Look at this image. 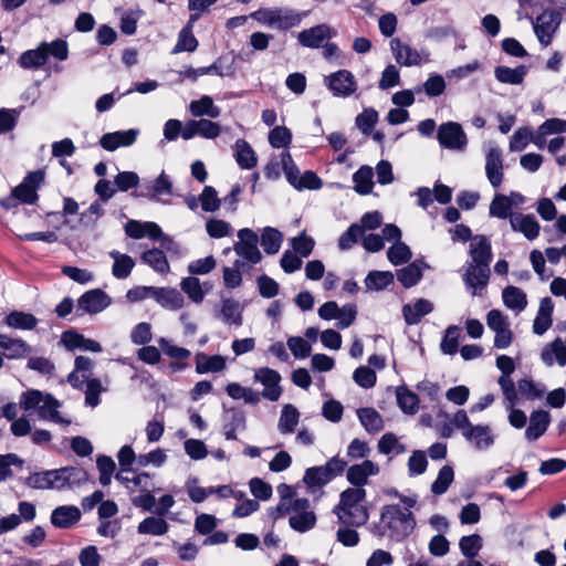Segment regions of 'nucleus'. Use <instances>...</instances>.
<instances>
[{"label":"nucleus","instance_id":"f257e3e1","mask_svg":"<svg viewBox=\"0 0 566 566\" xmlns=\"http://www.w3.org/2000/svg\"><path fill=\"white\" fill-rule=\"evenodd\" d=\"M416 527V518L411 511L402 510L398 504L382 506L380 525L376 526L377 534L388 535L396 542L406 539Z\"/></svg>","mask_w":566,"mask_h":566},{"label":"nucleus","instance_id":"f03ea898","mask_svg":"<svg viewBox=\"0 0 566 566\" xmlns=\"http://www.w3.org/2000/svg\"><path fill=\"white\" fill-rule=\"evenodd\" d=\"M249 17L261 24L285 31L297 27L302 22L304 13L289 8H263L252 12Z\"/></svg>","mask_w":566,"mask_h":566},{"label":"nucleus","instance_id":"7ed1b4c3","mask_svg":"<svg viewBox=\"0 0 566 566\" xmlns=\"http://www.w3.org/2000/svg\"><path fill=\"white\" fill-rule=\"evenodd\" d=\"M486 324L495 334L494 346L497 349H506L513 340L507 317L499 310H491L486 315Z\"/></svg>","mask_w":566,"mask_h":566},{"label":"nucleus","instance_id":"20e7f679","mask_svg":"<svg viewBox=\"0 0 566 566\" xmlns=\"http://www.w3.org/2000/svg\"><path fill=\"white\" fill-rule=\"evenodd\" d=\"M289 524L292 530L298 533H305L315 526L316 515L311 509L308 499H294V510L289 518Z\"/></svg>","mask_w":566,"mask_h":566},{"label":"nucleus","instance_id":"39448f33","mask_svg":"<svg viewBox=\"0 0 566 566\" xmlns=\"http://www.w3.org/2000/svg\"><path fill=\"white\" fill-rule=\"evenodd\" d=\"M238 238L239 241L233 247L235 253L252 264L259 263L262 255L258 248V234L252 230L244 228L238 231Z\"/></svg>","mask_w":566,"mask_h":566},{"label":"nucleus","instance_id":"423d86ee","mask_svg":"<svg viewBox=\"0 0 566 566\" xmlns=\"http://www.w3.org/2000/svg\"><path fill=\"white\" fill-rule=\"evenodd\" d=\"M325 84L337 97H348L357 91V82L353 73L348 70H339L325 76Z\"/></svg>","mask_w":566,"mask_h":566},{"label":"nucleus","instance_id":"0eeeda50","mask_svg":"<svg viewBox=\"0 0 566 566\" xmlns=\"http://www.w3.org/2000/svg\"><path fill=\"white\" fill-rule=\"evenodd\" d=\"M437 138L441 146L453 150H462L468 144L465 133L461 125L455 122H448L440 125Z\"/></svg>","mask_w":566,"mask_h":566},{"label":"nucleus","instance_id":"6e6552de","mask_svg":"<svg viewBox=\"0 0 566 566\" xmlns=\"http://www.w3.org/2000/svg\"><path fill=\"white\" fill-rule=\"evenodd\" d=\"M496 366L502 373L497 382L503 391L505 399L510 402L511 406H514L517 402V392L511 375L515 370V361L511 356H497Z\"/></svg>","mask_w":566,"mask_h":566},{"label":"nucleus","instance_id":"1a4fd4ad","mask_svg":"<svg viewBox=\"0 0 566 566\" xmlns=\"http://www.w3.org/2000/svg\"><path fill=\"white\" fill-rule=\"evenodd\" d=\"M335 34L336 32L329 25L323 23L301 31L297 34V40L303 46L317 49Z\"/></svg>","mask_w":566,"mask_h":566},{"label":"nucleus","instance_id":"9d476101","mask_svg":"<svg viewBox=\"0 0 566 566\" xmlns=\"http://www.w3.org/2000/svg\"><path fill=\"white\" fill-rule=\"evenodd\" d=\"M60 343L63 344L65 350L67 352H102V346L98 342L85 338L83 335L78 334L74 329L65 331L61 335Z\"/></svg>","mask_w":566,"mask_h":566},{"label":"nucleus","instance_id":"9b49d317","mask_svg":"<svg viewBox=\"0 0 566 566\" xmlns=\"http://www.w3.org/2000/svg\"><path fill=\"white\" fill-rule=\"evenodd\" d=\"M490 265L468 263L463 274V281L469 289H473V295L482 291L489 283Z\"/></svg>","mask_w":566,"mask_h":566},{"label":"nucleus","instance_id":"f8f14e48","mask_svg":"<svg viewBox=\"0 0 566 566\" xmlns=\"http://www.w3.org/2000/svg\"><path fill=\"white\" fill-rule=\"evenodd\" d=\"M333 513L336 514L338 521L352 527H360L368 522L369 512L365 504L354 505L352 507H334Z\"/></svg>","mask_w":566,"mask_h":566},{"label":"nucleus","instance_id":"ddd939ff","mask_svg":"<svg viewBox=\"0 0 566 566\" xmlns=\"http://www.w3.org/2000/svg\"><path fill=\"white\" fill-rule=\"evenodd\" d=\"M112 298L102 290L95 289L85 292L77 301L78 308L90 314H97L107 308Z\"/></svg>","mask_w":566,"mask_h":566},{"label":"nucleus","instance_id":"4468645a","mask_svg":"<svg viewBox=\"0 0 566 566\" xmlns=\"http://www.w3.org/2000/svg\"><path fill=\"white\" fill-rule=\"evenodd\" d=\"M139 135V130L130 128L127 130H118L104 134L101 139V146L107 151H114L119 147L132 146Z\"/></svg>","mask_w":566,"mask_h":566},{"label":"nucleus","instance_id":"2eb2a0df","mask_svg":"<svg viewBox=\"0 0 566 566\" xmlns=\"http://www.w3.org/2000/svg\"><path fill=\"white\" fill-rule=\"evenodd\" d=\"M379 467L370 460L354 464L347 469V481L355 488H363L367 484L368 478L378 474Z\"/></svg>","mask_w":566,"mask_h":566},{"label":"nucleus","instance_id":"dca6fc26","mask_svg":"<svg viewBox=\"0 0 566 566\" xmlns=\"http://www.w3.org/2000/svg\"><path fill=\"white\" fill-rule=\"evenodd\" d=\"M390 50L398 64L403 66L420 65L422 62L421 54L408 44L401 42L398 38H392L389 42Z\"/></svg>","mask_w":566,"mask_h":566},{"label":"nucleus","instance_id":"f3484780","mask_svg":"<svg viewBox=\"0 0 566 566\" xmlns=\"http://www.w3.org/2000/svg\"><path fill=\"white\" fill-rule=\"evenodd\" d=\"M485 172L490 184L497 188L503 181V159L502 151L497 147H492L486 153Z\"/></svg>","mask_w":566,"mask_h":566},{"label":"nucleus","instance_id":"a211bd4d","mask_svg":"<svg viewBox=\"0 0 566 566\" xmlns=\"http://www.w3.org/2000/svg\"><path fill=\"white\" fill-rule=\"evenodd\" d=\"M533 24L538 41L544 46H547L551 43L553 34L558 27L555 13L553 11H544L536 18Z\"/></svg>","mask_w":566,"mask_h":566},{"label":"nucleus","instance_id":"6ab92c4d","mask_svg":"<svg viewBox=\"0 0 566 566\" xmlns=\"http://www.w3.org/2000/svg\"><path fill=\"white\" fill-rule=\"evenodd\" d=\"M469 255L471 261L469 263L490 265L492 261L491 243L484 235H475L471 239L469 245Z\"/></svg>","mask_w":566,"mask_h":566},{"label":"nucleus","instance_id":"aec40b11","mask_svg":"<svg viewBox=\"0 0 566 566\" xmlns=\"http://www.w3.org/2000/svg\"><path fill=\"white\" fill-rule=\"evenodd\" d=\"M510 224L513 231L523 233L528 240H534L539 234V223L533 214L514 213Z\"/></svg>","mask_w":566,"mask_h":566},{"label":"nucleus","instance_id":"412c9836","mask_svg":"<svg viewBox=\"0 0 566 566\" xmlns=\"http://www.w3.org/2000/svg\"><path fill=\"white\" fill-rule=\"evenodd\" d=\"M255 378L262 382L265 388L262 396L271 401H276L281 396V388L279 386L280 375L269 368H261L255 373Z\"/></svg>","mask_w":566,"mask_h":566},{"label":"nucleus","instance_id":"4be33fe9","mask_svg":"<svg viewBox=\"0 0 566 566\" xmlns=\"http://www.w3.org/2000/svg\"><path fill=\"white\" fill-rule=\"evenodd\" d=\"M245 429V415L238 408L224 411L222 431L227 440H237V431Z\"/></svg>","mask_w":566,"mask_h":566},{"label":"nucleus","instance_id":"5701e85b","mask_svg":"<svg viewBox=\"0 0 566 566\" xmlns=\"http://www.w3.org/2000/svg\"><path fill=\"white\" fill-rule=\"evenodd\" d=\"M60 406H61V403L57 399H55L50 394H45V399L42 402V405L38 411L39 419L44 420V421H50V422H53L56 424H61L64 427L70 426L71 420L64 418L60 413V411H59Z\"/></svg>","mask_w":566,"mask_h":566},{"label":"nucleus","instance_id":"b1692460","mask_svg":"<svg viewBox=\"0 0 566 566\" xmlns=\"http://www.w3.org/2000/svg\"><path fill=\"white\" fill-rule=\"evenodd\" d=\"M81 520V511L73 505H62L54 509L50 521L57 528H70Z\"/></svg>","mask_w":566,"mask_h":566},{"label":"nucleus","instance_id":"393cba45","mask_svg":"<svg viewBox=\"0 0 566 566\" xmlns=\"http://www.w3.org/2000/svg\"><path fill=\"white\" fill-rule=\"evenodd\" d=\"M551 423V415L545 410H534L530 417V423L525 431L528 441L539 439L547 430Z\"/></svg>","mask_w":566,"mask_h":566},{"label":"nucleus","instance_id":"a878e982","mask_svg":"<svg viewBox=\"0 0 566 566\" xmlns=\"http://www.w3.org/2000/svg\"><path fill=\"white\" fill-rule=\"evenodd\" d=\"M154 300L163 307L170 311H178L184 306L185 298L176 289L156 287Z\"/></svg>","mask_w":566,"mask_h":566},{"label":"nucleus","instance_id":"bb28decb","mask_svg":"<svg viewBox=\"0 0 566 566\" xmlns=\"http://www.w3.org/2000/svg\"><path fill=\"white\" fill-rule=\"evenodd\" d=\"M242 312L243 306L238 301L231 297L222 298L217 317L227 324L240 326L242 325Z\"/></svg>","mask_w":566,"mask_h":566},{"label":"nucleus","instance_id":"cd10ccee","mask_svg":"<svg viewBox=\"0 0 566 566\" xmlns=\"http://www.w3.org/2000/svg\"><path fill=\"white\" fill-rule=\"evenodd\" d=\"M463 437L473 442L478 450H486L494 444V436L489 426H472Z\"/></svg>","mask_w":566,"mask_h":566},{"label":"nucleus","instance_id":"c85d7f7f","mask_svg":"<svg viewBox=\"0 0 566 566\" xmlns=\"http://www.w3.org/2000/svg\"><path fill=\"white\" fill-rule=\"evenodd\" d=\"M554 303L551 297H543L539 302L537 315L533 323L535 334L542 335L552 326Z\"/></svg>","mask_w":566,"mask_h":566},{"label":"nucleus","instance_id":"c756f323","mask_svg":"<svg viewBox=\"0 0 566 566\" xmlns=\"http://www.w3.org/2000/svg\"><path fill=\"white\" fill-rule=\"evenodd\" d=\"M432 310L433 305L430 301L419 298L412 304L403 305L402 314L406 319V323L409 325H413L419 323L424 315L431 313Z\"/></svg>","mask_w":566,"mask_h":566},{"label":"nucleus","instance_id":"7c9ffc66","mask_svg":"<svg viewBox=\"0 0 566 566\" xmlns=\"http://www.w3.org/2000/svg\"><path fill=\"white\" fill-rule=\"evenodd\" d=\"M357 417L368 433H377L384 429V420L380 413L374 408H359Z\"/></svg>","mask_w":566,"mask_h":566},{"label":"nucleus","instance_id":"2f4dec72","mask_svg":"<svg viewBox=\"0 0 566 566\" xmlns=\"http://www.w3.org/2000/svg\"><path fill=\"white\" fill-rule=\"evenodd\" d=\"M189 112L195 117L208 116L210 118H217L221 114L220 107L214 105L213 99L203 95L201 98L191 101L189 104Z\"/></svg>","mask_w":566,"mask_h":566},{"label":"nucleus","instance_id":"473e14b6","mask_svg":"<svg viewBox=\"0 0 566 566\" xmlns=\"http://www.w3.org/2000/svg\"><path fill=\"white\" fill-rule=\"evenodd\" d=\"M300 421V412L293 405H285L280 415L277 429L282 434H290L295 431Z\"/></svg>","mask_w":566,"mask_h":566},{"label":"nucleus","instance_id":"72a5a7b5","mask_svg":"<svg viewBox=\"0 0 566 566\" xmlns=\"http://www.w3.org/2000/svg\"><path fill=\"white\" fill-rule=\"evenodd\" d=\"M169 530V524L161 516H148L137 526L138 534L161 536Z\"/></svg>","mask_w":566,"mask_h":566},{"label":"nucleus","instance_id":"f704fd0d","mask_svg":"<svg viewBox=\"0 0 566 566\" xmlns=\"http://www.w3.org/2000/svg\"><path fill=\"white\" fill-rule=\"evenodd\" d=\"M527 73V69L523 65L515 69L507 66H497L494 70L495 78L501 83H507L512 85L521 84Z\"/></svg>","mask_w":566,"mask_h":566},{"label":"nucleus","instance_id":"c9c22d12","mask_svg":"<svg viewBox=\"0 0 566 566\" xmlns=\"http://www.w3.org/2000/svg\"><path fill=\"white\" fill-rule=\"evenodd\" d=\"M396 397L399 408L407 415H415L419 409V397L407 387H398Z\"/></svg>","mask_w":566,"mask_h":566},{"label":"nucleus","instance_id":"e433bc0d","mask_svg":"<svg viewBox=\"0 0 566 566\" xmlns=\"http://www.w3.org/2000/svg\"><path fill=\"white\" fill-rule=\"evenodd\" d=\"M109 256L114 259V264L112 268L113 275L116 279H126L135 265L134 260L129 255L122 254L115 250L109 252Z\"/></svg>","mask_w":566,"mask_h":566},{"label":"nucleus","instance_id":"4c0bfd02","mask_svg":"<svg viewBox=\"0 0 566 566\" xmlns=\"http://www.w3.org/2000/svg\"><path fill=\"white\" fill-rule=\"evenodd\" d=\"M235 159L243 169H251L256 165L255 153L244 139L235 142Z\"/></svg>","mask_w":566,"mask_h":566},{"label":"nucleus","instance_id":"58836bf2","mask_svg":"<svg viewBox=\"0 0 566 566\" xmlns=\"http://www.w3.org/2000/svg\"><path fill=\"white\" fill-rule=\"evenodd\" d=\"M517 388L521 396L531 401L542 399L546 392L545 385L535 382L530 378L520 379Z\"/></svg>","mask_w":566,"mask_h":566},{"label":"nucleus","instance_id":"ea45409f","mask_svg":"<svg viewBox=\"0 0 566 566\" xmlns=\"http://www.w3.org/2000/svg\"><path fill=\"white\" fill-rule=\"evenodd\" d=\"M4 322L9 327L19 329H33L38 324L34 315L20 311H13L8 314Z\"/></svg>","mask_w":566,"mask_h":566},{"label":"nucleus","instance_id":"a19ab883","mask_svg":"<svg viewBox=\"0 0 566 566\" xmlns=\"http://www.w3.org/2000/svg\"><path fill=\"white\" fill-rule=\"evenodd\" d=\"M227 394L234 400H244L245 403L256 405L260 401V394L241 386L238 382H230L226 387Z\"/></svg>","mask_w":566,"mask_h":566},{"label":"nucleus","instance_id":"79ce46f5","mask_svg":"<svg viewBox=\"0 0 566 566\" xmlns=\"http://www.w3.org/2000/svg\"><path fill=\"white\" fill-rule=\"evenodd\" d=\"M504 304L512 310L523 311L527 305L526 294L518 287L507 286L503 290Z\"/></svg>","mask_w":566,"mask_h":566},{"label":"nucleus","instance_id":"37998d69","mask_svg":"<svg viewBox=\"0 0 566 566\" xmlns=\"http://www.w3.org/2000/svg\"><path fill=\"white\" fill-rule=\"evenodd\" d=\"M46 63L45 52L41 43L34 50L23 52L19 57V64L23 69H40Z\"/></svg>","mask_w":566,"mask_h":566},{"label":"nucleus","instance_id":"c03bdc74","mask_svg":"<svg viewBox=\"0 0 566 566\" xmlns=\"http://www.w3.org/2000/svg\"><path fill=\"white\" fill-rule=\"evenodd\" d=\"M180 289L196 304H200L205 298L206 291H203L199 279L195 276L182 279L180 282Z\"/></svg>","mask_w":566,"mask_h":566},{"label":"nucleus","instance_id":"a18cd8bd","mask_svg":"<svg viewBox=\"0 0 566 566\" xmlns=\"http://www.w3.org/2000/svg\"><path fill=\"white\" fill-rule=\"evenodd\" d=\"M374 171L368 166L360 167L353 176L355 189L361 195H367L371 191Z\"/></svg>","mask_w":566,"mask_h":566},{"label":"nucleus","instance_id":"49530a36","mask_svg":"<svg viewBox=\"0 0 566 566\" xmlns=\"http://www.w3.org/2000/svg\"><path fill=\"white\" fill-rule=\"evenodd\" d=\"M224 367V356H197L196 369L199 374L217 373Z\"/></svg>","mask_w":566,"mask_h":566},{"label":"nucleus","instance_id":"de8ad7c7","mask_svg":"<svg viewBox=\"0 0 566 566\" xmlns=\"http://www.w3.org/2000/svg\"><path fill=\"white\" fill-rule=\"evenodd\" d=\"M454 479V472L452 467L443 465L438 473L437 479L431 484V492L434 495L444 494Z\"/></svg>","mask_w":566,"mask_h":566},{"label":"nucleus","instance_id":"09e8293b","mask_svg":"<svg viewBox=\"0 0 566 566\" xmlns=\"http://www.w3.org/2000/svg\"><path fill=\"white\" fill-rule=\"evenodd\" d=\"M42 49L45 52L46 60L49 56L57 61H65L69 57V44L63 39H55L52 42H41Z\"/></svg>","mask_w":566,"mask_h":566},{"label":"nucleus","instance_id":"8fccbe9b","mask_svg":"<svg viewBox=\"0 0 566 566\" xmlns=\"http://www.w3.org/2000/svg\"><path fill=\"white\" fill-rule=\"evenodd\" d=\"M96 468L99 472L98 481L103 486H107L112 482L116 464L114 460L105 454H99L96 458Z\"/></svg>","mask_w":566,"mask_h":566},{"label":"nucleus","instance_id":"3c124183","mask_svg":"<svg viewBox=\"0 0 566 566\" xmlns=\"http://www.w3.org/2000/svg\"><path fill=\"white\" fill-rule=\"evenodd\" d=\"M142 260L151 266L156 272L167 273L169 271V263L163 251L158 249L148 250L143 253Z\"/></svg>","mask_w":566,"mask_h":566},{"label":"nucleus","instance_id":"603ef678","mask_svg":"<svg viewBox=\"0 0 566 566\" xmlns=\"http://www.w3.org/2000/svg\"><path fill=\"white\" fill-rule=\"evenodd\" d=\"M303 482L308 489H317L326 485L331 481L322 465H317L305 470Z\"/></svg>","mask_w":566,"mask_h":566},{"label":"nucleus","instance_id":"864d4df0","mask_svg":"<svg viewBox=\"0 0 566 566\" xmlns=\"http://www.w3.org/2000/svg\"><path fill=\"white\" fill-rule=\"evenodd\" d=\"M366 491L363 488H348L339 495V502L335 507H352L354 505L364 504Z\"/></svg>","mask_w":566,"mask_h":566},{"label":"nucleus","instance_id":"5fc2aeb1","mask_svg":"<svg viewBox=\"0 0 566 566\" xmlns=\"http://www.w3.org/2000/svg\"><path fill=\"white\" fill-rule=\"evenodd\" d=\"M459 548L464 557L473 559L482 548V537L479 534L463 536L459 542Z\"/></svg>","mask_w":566,"mask_h":566},{"label":"nucleus","instance_id":"6e6d98bb","mask_svg":"<svg viewBox=\"0 0 566 566\" xmlns=\"http://www.w3.org/2000/svg\"><path fill=\"white\" fill-rule=\"evenodd\" d=\"M394 282V274L389 271H373L365 279L366 287L369 290H382Z\"/></svg>","mask_w":566,"mask_h":566},{"label":"nucleus","instance_id":"4d7b16f0","mask_svg":"<svg viewBox=\"0 0 566 566\" xmlns=\"http://www.w3.org/2000/svg\"><path fill=\"white\" fill-rule=\"evenodd\" d=\"M172 190V184L165 172H161L155 180L154 185L148 189L146 193L153 199L164 201L165 196H170Z\"/></svg>","mask_w":566,"mask_h":566},{"label":"nucleus","instance_id":"13d9d810","mask_svg":"<svg viewBox=\"0 0 566 566\" xmlns=\"http://www.w3.org/2000/svg\"><path fill=\"white\" fill-rule=\"evenodd\" d=\"M245 263L243 260H237L232 268H223V284L228 289H235L242 284V274Z\"/></svg>","mask_w":566,"mask_h":566},{"label":"nucleus","instance_id":"bf43d9fd","mask_svg":"<svg viewBox=\"0 0 566 566\" xmlns=\"http://www.w3.org/2000/svg\"><path fill=\"white\" fill-rule=\"evenodd\" d=\"M197 46L198 41L192 34L191 25H186L179 32L178 41L172 50V53L177 54L184 51L193 52L197 49Z\"/></svg>","mask_w":566,"mask_h":566},{"label":"nucleus","instance_id":"052dcab7","mask_svg":"<svg viewBox=\"0 0 566 566\" xmlns=\"http://www.w3.org/2000/svg\"><path fill=\"white\" fill-rule=\"evenodd\" d=\"M512 205L505 195L497 193L494 196L493 200L490 205V214L492 217H496L500 219L509 218L511 220V216L513 214Z\"/></svg>","mask_w":566,"mask_h":566},{"label":"nucleus","instance_id":"680f3d73","mask_svg":"<svg viewBox=\"0 0 566 566\" xmlns=\"http://www.w3.org/2000/svg\"><path fill=\"white\" fill-rule=\"evenodd\" d=\"M282 234L273 228H266L261 237V245L268 254H275L282 243Z\"/></svg>","mask_w":566,"mask_h":566},{"label":"nucleus","instance_id":"e2e57ef3","mask_svg":"<svg viewBox=\"0 0 566 566\" xmlns=\"http://www.w3.org/2000/svg\"><path fill=\"white\" fill-rule=\"evenodd\" d=\"M378 451L382 454H401L406 452V447L398 441L396 434L388 432L379 439Z\"/></svg>","mask_w":566,"mask_h":566},{"label":"nucleus","instance_id":"0e129e2a","mask_svg":"<svg viewBox=\"0 0 566 566\" xmlns=\"http://www.w3.org/2000/svg\"><path fill=\"white\" fill-rule=\"evenodd\" d=\"M65 476L67 489H73L85 484L88 481V473L85 469L78 467H64L62 468Z\"/></svg>","mask_w":566,"mask_h":566},{"label":"nucleus","instance_id":"69168bd1","mask_svg":"<svg viewBox=\"0 0 566 566\" xmlns=\"http://www.w3.org/2000/svg\"><path fill=\"white\" fill-rule=\"evenodd\" d=\"M412 256L409 247L401 242H395L387 251V258L394 265L408 262Z\"/></svg>","mask_w":566,"mask_h":566},{"label":"nucleus","instance_id":"338daca9","mask_svg":"<svg viewBox=\"0 0 566 566\" xmlns=\"http://www.w3.org/2000/svg\"><path fill=\"white\" fill-rule=\"evenodd\" d=\"M408 474L410 476L421 475L428 467V459L424 451L416 450L408 459Z\"/></svg>","mask_w":566,"mask_h":566},{"label":"nucleus","instance_id":"774afa93","mask_svg":"<svg viewBox=\"0 0 566 566\" xmlns=\"http://www.w3.org/2000/svg\"><path fill=\"white\" fill-rule=\"evenodd\" d=\"M421 275L420 268L415 263L397 271V279L405 287H411L417 284Z\"/></svg>","mask_w":566,"mask_h":566}]
</instances>
